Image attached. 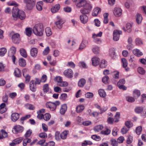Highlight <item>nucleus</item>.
<instances>
[{"mask_svg":"<svg viewBox=\"0 0 146 146\" xmlns=\"http://www.w3.org/2000/svg\"><path fill=\"white\" fill-rule=\"evenodd\" d=\"M12 16L13 19L15 20H17L19 17L21 20L25 19L26 17L25 12L22 10H19L17 8L15 9L13 8L12 11Z\"/></svg>","mask_w":146,"mask_h":146,"instance_id":"f257e3e1","label":"nucleus"},{"mask_svg":"<svg viewBox=\"0 0 146 146\" xmlns=\"http://www.w3.org/2000/svg\"><path fill=\"white\" fill-rule=\"evenodd\" d=\"M33 31L34 33L36 36H42L44 31L43 25L41 24L35 25L33 28Z\"/></svg>","mask_w":146,"mask_h":146,"instance_id":"f03ea898","label":"nucleus"},{"mask_svg":"<svg viewBox=\"0 0 146 146\" xmlns=\"http://www.w3.org/2000/svg\"><path fill=\"white\" fill-rule=\"evenodd\" d=\"M60 104V102L58 101H56L54 102H48L46 103V106L47 108H48L52 111H54L56 107Z\"/></svg>","mask_w":146,"mask_h":146,"instance_id":"7ed1b4c3","label":"nucleus"},{"mask_svg":"<svg viewBox=\"0 0 146 146\" xmlns=\"http://www.w3.org/2000/svg\"><path fill=\"white\" fill-rule=\"evenodd\" d=\"M23 1L27 9L29 10L33 9L36 3V0H23Z\"/></svg>","mask_w":146,"mask_h":146,"instance_id":"20e7f679","label":"nucleus"},{"mask_svg":"<svg viewBox=\"0 0 146 146\" xmlns=\"http://www.w3.org/2000/svg\"><path fill=\"white\" fill-rule=\"evenodd\" d=\"M92 6L91 5L89 4L86 5V8H84L80 10L81 13L83 14H87L89 13L92 9Z\"/></svg>","mask_w":146,"mask_h":146,"instance_id":"39448f33","label":"nucleus"},{"mask_svg":"<svg viewBox=\"0 0 146 146\" xmlns=\"http://www.w3.org/2000/svg\"><path fill=\"white\" fill-rule=\"evenodd\" d=\"M13 129L12 131L13 133L15 134L22 132L24 129L23 127L19 125L15 126Z\"/></svg>","mask_w":146,"mask_h":146,"instance_id":"423d86ee","label":"nucleus"},{"mask_svg":"<svg viewBox=\"0 0 146 146\" xmlns=\"http://www.w3.org/2000/svg\"><path fill=\"white\" fill-rule=\"evenodd\" d=\"M11 39L12 41L15 44L19 43L20 41L19 35L18 33L14 34L12 36Z\"/></svg>","mask_w":146,"mask_h":146,"instance_id":"0eeeda50","label":"nucleus"},{"mask_svg":"<svg viewBox=\"0 0 146 146\" xmlns=\"http://www.w3.org/2000/svg\"><path fill=\"white\" fill-rule=\"evenodd\" d=\"M125 83V81L124 79H120L117 83V86L120 89H122L123 90H125L127 87L124 85Z\"/></svg>","mask_w":146,"mask_h":146,"instance_id":"6e6552de","label":"nucleus"},{"mask_svg":"<svg viewBox=\"0 0 146 146\" xmlns=\"http://www.w3.org/2000/svg\"><path fill=\"white\" fill-rule=\"evenodd\" d=\"M63 74L66 77L68 78H71L73 77V72L71 69H68L64 71Z\"/></svg>","mask_w":146,"mask_h":146,"instance_id":"1a4fd4ad","label":"nucleus"},{"mask_svg":"<svg viewBox=\"0 0 146 146\" xmlns=\"http://www.w3.org/2000/svg\"><path fill=\"white\" fill-rule=\"evenodd\" d=\"M121 31L115 30L113 31V39L115 41L118 40L119 39L120 35L121 34Z\"/></svg>","mask_w":146,"mask_h":146,"instance_id":"9d476101","label":"nucleus"},{"mask_svg":"<svg viewBox=\"0 0 146 146\" xmlns=\"http://www.w3.org/2000/svg\"><path fill=\"white\" fill-rule=\"evenodd\" d=\"M88 44V41L86 40H83L79 46L78 50L82 51L87 46Z\"/></svg>","mask_w":146,"mask_h":146,"instance_id":"9b49d317","label":"nucleus"},{"mask_svg":"<svg viewBox=\"0 0 146 146\" xmlns=\"http://www.w3.org/2000/svg\"><path fill=\"white\" fill-rule=\"evenodd\" d=\"M122 10L119 7H115L113 11V13L116 17H119L122 14Z\"/></svg>","mask_w":146,"mask_h":146,"instance_id":"f8f14e48","label":"nucleus"},{"mask_svg":"<svg viewBox=\"0 0 146 146\" xmlns=\"http://www.w3.org/2000/svg\"><path fill=\"white\" fill-rule=\"evenodd\" d=\"M80 19L81 22L83 24H86L88 20V17L86 15H80Z\"/></svg>","mask_w":146,"mask_h":146,"instance_id":"ddd939ff","label":"nucleus"},{"mask_svg":"<svg viewBox=\"0 0 146 146\" xmlns=\"http://www.w3.org/2000/svg\"><path fill=\"white\" fill-rule=\"evenodd\" d=\"M57 18L59 20L56 22L55 24L58 28L60 29L62 27V24L64 23V22L61 19H60L59 16H57Z\"/></svg>","mask_w":146,"mask_h":146,"instance_id":"4468645a","label":"nucleus"},{"mask_svg":"<svg viewBox=\"0 0 146 146\" xmlns=\"http://www.w3.org/2000/svg\"><path fill=\"white\" fill-rule=\"evenodd\" d=\"M36 84H35V81L32 80L30 82L29 87L30 90L33 92H35L36 90Z\"/></svg>","mask_w":146,"mask_h":146,"instance_id":"2eb2a0df","label":"nucleus"},{"mask_svg":"<svg viewBox=\"0 0 146 146\" xmlns=\"http://www.w3.org/2000/svg\"><path fill=\"white\" fill-rule=\"evenodd\" d=\"M121 61L123 67L125 68L126 71H128L129 70V69L127 67L128 65V62L127 60L125 58H122L121 59Z\"/></svg>","mask_w":146,"mask_h":146,"instance_id":"dca6fc26","label":"nucleus"},{"mask_svg":"<svg viewBox=\"0 0 146 146\" xmlns=\"http://www.w3.org/2000/svg\"><path fill=\"white\" fill-rule=\"evenodd\" d=\"M92 64L94 66H96L99 65L100 63V60L98 58L96 57H94L92 58Z\"/></svg>","mask_w":146,"mask_h":146,"instance_id":"f3484780","label":"nucleus"},{"mask_svg":"<svg viewBox=\"0 0 146 146\" xmlns=\"http://www.w3.org/2000/svg\"><path fill=\"white\" fill-rule=\"evenodd\" d=\"M60 8V5L58 4L55 5L51 9V11L52 13H55L58 12Z\"/></svg>","mask_w":146,"mask_h":146,"instance_id":"a211bd4d","label":"nucleus"},{"mask_svg":"<svg viewBox=\"0 0 146 146\" xmlns=\"http://www.w3.org/2000/svg\"><path fill=\"white\" fill-rule=\"evenodd\" d=\"M38 52V49L36 48H33L31 50L30 54L33 57H35L36 56Z\"/></svg>","mask_w":146,"mask_h":146,"instance_id":"6ab92c4d","label":"nucleus"},{"mask_svg":"<svg viewBox=\"0 0 146 146\" xmlns=\"http://www.w3.org/2000/svg\"><path fill=\"white\" fill-rule=\"evenodd\" d=\"M109 54L111 58H115L116 56L115 50L114 48H110L109 50Z\"/></svg>","mask_w":146,"mask_h":146,"instance_id":"aec40b11","label":"nucleus"},{"mask_svg":"<svg viewBox=\"0 0 146 146\" xmlns=\"http://www.w3.org/2000/svg\"><path fill=\"white\" fill-rule=\"evenodd\" d=\"M123 29L124 31L127 32L128 33L130 32L132 30V25L129 23H127L126 25V28L124 27L123 28Z\"/></svg>","mask_w":146,"mask_h":146,"instance_id":"412c9836","label":"nucleus"},{"mask_svg":"<svg viewBox=\"0 0 146 146\" xmlns=\"http://www.w3.org/2000/svg\"><path fill=\"white\" fill-rule=\"evenodd\" d=\"M101 11V9L98 7H96L93 11L92 15L93 16H96Z\"/></svg>","mask_w":146,"mask_h":146,"instance_id":"4be33fe9","label":"nucleus"},{"mask_svg":"<svg viewBox=\"0 0 146 146\" xmlns=\"http://www.w3.org/2000/svg\"><path fill=\"white\" fill-rule=\"evenodd\" d=\"M23 139L22 137H19L13 140L12 142L9 144H13L14 145L18 144L20 143Z\"/></svg>","mask_w":146,"mask_h":146,"instance_id":"5701e85b","label":"nucleus"},{"mask_svg":"<svg viewBox=\"0 0 146 146\" xmlns=\"http://www.w3.org/2000/svg\"><path fill=\"white\" fill-rule=\"evenodd\" d=\"M5 103H3L0 105V113H3L5 112L7 110V108L6 107Z\"/></svg>","mask_w":146,"mask_h":146,"instance_id":"b1692460","label":"nucleus"},{"mask_svg":"<svg viewBox=\"0 0 146 146\" xmlns=\"http://www.w3.org/2000/svg\"><path fill=\"white\" fill-rule=\"evenodd\" d=\"M86 0H78V1L76 3V6L78 7L83 6L86 3Z\"/></svg>","mask_w":146,"mask_h":146,"instance_id":"393cba45","label":"nucleus"},{"mask_svg":"<svg viewBox=\"0 0 146 146\" xmlns=\"http://www.w3.org/2000/svg\"><path fill=\"white\" fill-rule=\"evenodd\" d=\"M19 115L17 113H13L11 115V119L13 122H15L19 118Z\"/></svg>","mask_w":146,"mask_h":146,"instance_id":"a878e982","label":"nucleus"},{"mask_svg":"<svg viewBox=\"0 0 146 146\" xmlns=\"http://www.w3.org/2000/svg\"><path fill=\"white\" fill-rule=\"evenodd\" d=\"M133 53L135 56L138 57L140 56L143 54L142 52L140 51L137 48L133 50Z\"/></svg>","mask_w":146,"mask_h":146,"instance_id":"bb28decb","label":"nucleus"},{"mask_svg":"<svg viewBox=\"0 0 146 146\" xmlns=\"http://www.w3.org/2000/svg\"><path fill=\"white\" fill-rule=\"evenodd\" d=\"M85 109V107L82 105H79L76 108V110L78 113L81 112Z\"/></svg>","mask_w":146,"mask_h":146,"instance_id":"cd10ccee","label":"nucleus"},{"mask_svg":"<svg viewBox=\"0 0 146 146\" xmlns=\"http://www.w3.org/2000/svg\"><path fill=\"white\" fill-rule=\"evenodd\" d=\"M67 110V106L66 104H63L61 107L60 113L61 114H64Z\"/></svg>","mask_w":146,"mask_h":146,"instance_id":"c85d7f7f","label":"nucleus"},{"mask_svg":"<svg viewBox=\"0 0 146 146\" xmlns=\"http://www.w3.org/2000/svg\"><path fill=\"white\" fill-rule=\"evenodd\" d=\"M43 3L42 1H40L38 2L36 4V7L37 9L39 11H41L42 9Z\"/></svg>","mask_w":146,"mask_h":146,"instance_id":"c756f323","label":"nucleus"},{"mask_svg":"<svg viewBox=\"0 0 146 146\" xmlns=\"http://www.w3.org/2000/svg\"><path fill=\"white\" fill-rule=\"evenodd\" d=\"M7 136V133L5 130H2L0 132V139L5 138Z\"/></svg>","mask_w":146,"mask_h":146,"instance_id":"7c9ffc66","label":"nucleus"},{"mask_svg":"<svg viewBox=\"0 0 146 146\" xmlns=\"http://www.w3.org/2000/svg\"><path fill=\"white\" fill-rule=\"evenodd\" d=\"M16 51V48L15 47L13 46L11 47L9 51V55L11 56L14 55L15 54Z\"/></svg>","mask_w":146,"mask_h":146,"instance_id":"2f4dec72","label":"nucleus"},{"mask_svg":"<svg viewBox=\"0 0 146 146\" xmlns=\"http://www.w3.org/2000/svg\"><path fill=\"white\" fill-rule=\"evenodd\" d=\"M142 17L141 14L137 13L136 16V21L138 24L141 23L142 20Z\"/></svg>","mask_w":146,"mask_h":146,"instance_id":"473e14b6","label":"nucleus"},{"mask_svg":"<svg viewBox=\"0 0 146 146\" xmlns=\"http://www.w3.org/2000/svg\"><path fill=\"white\" fill-rule=\"evenodd\" d=\"M32 30L31 28H27L25 29V33L28 36H30L32 34Z\"/></svg>","mask_w":146,"mask_h":146,"instance_id":"72a5a7b5","label":"nucleus"},{"mask_svg":"<svg viewBox=\"0 0 146 146\" xmlns=\"http://www.w3.org/2000/svg\"><path fill=\"white\" fill-rule=\"evenodd\" d=\"M93 52L95 54H98L100 53V48L98 46H94L92 49Z\"/></svg>","mask_w":146,"mask_h":146,"instance_id":"f704fd0d","label":"nucleus"},{"mask_svg":"<svg viewBox=\"0 0 146 146\" xmlns=\"http://www.w3.org/2000/svg\"><path fill=\"white\" fill-rule=\"evenodd\" d=\"M69 131L68 130H65L60 134V137L61 139H65L67 137V135L68 134Z\"/></svg>","mask_w":146,"mask_h":146,"instance_id":"c9c22d12","label":"nucleus"},{"mask_svg":"<svg viewBox=\"0 0 146 146\" xmlns=\"http://www.w3.org/2000/svg\"><path fill=\"white\" fill-rule=\"evenodd\" d=\"M138 73L141 75H143L146 72V71L144 68L141 67H139L137 68Z\"/></svg>","mask_w":146,"mask_h":146,"instance_id":"e433bc0d","label":"nucleus"},{"mask_svg":"<svg viewBox=\"0 0 146 146\" xmlns=\"http://www.w3.org/2000/svg\"><path fill=\"white\" fill-rule=\"evenodd\" d=\"M98 94L102 98H105L106 96V92L102 89H100L98 90Z\"/></svg>","mask_w":146,"mask_h":146,"instance_id":"4c0bfd02","label":"nucleus"},{"mask_svg":"<svg viewBox=\"0 0 146 146\" xmlns=\"http://www.w3.org/2000/svg\"><path fill=\"white\" fill-rule=\"evenodd\" d=\"M20 53L22 56L26 58L27 57V52L25 49L23 48H21L20 49Z\"/></svg>","mask_w":146,"mask_h":146,"instance_id":"58836bf2","label":"nucleus"},{"mask_svg":"<svg viewBox=\"0 0 146 146\" xmlns=\"http://www.w3.org/2000/svg\"><path fill=\"white\" fill-rule=\"evenodd\" d=\"M19 64L21 66H25L26 65L25 60L23 58H20L19 60Z\"/></svg>","mask_w":146,"mask_h":146,"instance_id":"ea45409f","label":"nucleus"},{"mask_svg":"<svg viewBox=\"0 0 146 146\" xmlns=\"http://www.w3.org/2000/svg\"><path fill=\"white\" fill-rule=\"evenodd\" d=\"M43 90L44 92L47 93L50 92V89L49 88L48 84H45L43 86Z\"/></svg>","mask_w":146,"mask_h":146,"instance_id":"a19ab883","label":"nucleus"},{"mask_svg":"<svg viewBox=\"0 0 146 146\" xmlns=\"http://www.w3.org/2000/svg\"><path fill=\"white\" fill-rule=\"evenodd\" d=\"M140 94L141 93L139 90H135L133 92V96L135 98H138L140 96Z\"/></svg>","mask_w":146,"mask_h":146,"instance_id":"79ce46f5","label":"nucleus"},{"mask_svg":"<svg viewBox=\"0 0 146 146\" xmlns=\"http://www.w3.org/2000/svg\"><path fill=\"white\" fill-rule=\"evenodd\" d=\"M86 83V81L85 79H81L78 82V86L80 87H82Z\"/></svg>","mask_w":146,"mask_h":146,"instance_id":"37998d69","label":"nucleus"},{"mask_svg":"<svg viewBox=\"0 0 146 146\" xmlns=\"http://www.w3.org/2000/svg\"><path fill=\"white\" fill-rule=\"evenodd\" d=\"M14 74L17 77H20L21 75V70L17 68L15 69Z\"/></svg>","mask_w":146,"mask_h":146,"instance_id":"c03bdc74","label":"nucleus"},{"mask_svg":"<svg viewBox=\"0 0 146 146\" xmlns=\"http://www.w3.org/2000/svg\"><path fill=\"white\" fill-rule=\"evenodd\" d=\"M7 4L9 6H13L14 7H17L18 6V4L17 3L14 1H10L7 2ZM13 8L15 9L16 7H14Z\"/></svg>","mask_w":146,"mask_h":146,"instance_id":"a18cd8bd","label":"nucleus"},{"mask_svg":"<svg viewBox=\"0 0 146 146\" xmlns=\"http://www.w3.org/2000/svg\"><path fill=\"white\" fill-rule=\"evenodd\" d=\"M46 140L44 139L41 140L39 141L37 144L40 146H48V143L45 142Z\"/></svg>","mask_w":146,"mask_h":146,"instance_id":"49530a36","label":"nucleus"},{"mask_svg":"<svg viewBox=\"0 0 146 146\" xmlns=\"http://www.w3.org/2000/svg\"><path fill=\"white\" fill-rule=\"evenodd\" d=\"M62 80V78L60 76H56L54 79V81L56 82L58 85H59Z\"/></svg>","mask_w":146,"mask_h":146,"instance_id":"de8ad7c7","label":"nucleus"},{"mask_svg":"<svg viewBox=\"0 0 146 146\" xmlns=\"http://www.w3.org/2000/svg\"><path fill=\"white\" fill-rule=\"evenodd\" d=\"M50 51L49 47L48 46L46 47L42 52V54L43 55L46 56L48 54Z\"/></svg>","mask_w":146,"mask_h":146,"instance_id":"09e8293b","label":"nucleus"},{"mask_svg":"<svg viewBox=\"0 0 146 146\" xmlns=\"http://www.w3.org/2000/svg\"><path fill=\"white\" fill-rule=\"evenodd\" d=\"M135 112L137 113H140L143 110V108L142 107H137L135 110Z\"/></svg>","mask_w":146,"mask_h":146,"instance_id":"8fccbe9b","label":"nucleus"},{"mask_svg":"<svg viewBox=\"0 0 146 146\" xmlns=\"http://www.w3.org/2000/svg\"><path fill=\"white\" fill-rule=\"evenodd\" d=\"M104 127L101 125H99L96 126L94 128V130L95 131L98 132L103 129Z\"/></svg>","mask_w":146,"mask_h":146,"instance_id":"3c124183","label":"nucleus"},{"mask_svg":"<svg viewBox=\"0 0 146 146\" xmlns=\"http://www.w3.org/2000/svg\"><path fill=\"white\" fill-rule=\"evenodd\" d=\"M92 144V142L90 141L85 140L82 143V146H87V145H90Z\"/></svg>","mask_w":146,"mask_h":146,"instance_id":"603ef678","label":"nucleus"},{"mask_svg":"<svg viewBox=\"0 0 146 146\" xmlns=\"http://www.w3.org/2000/svg\"><path fill=\"white\" fill-rule=\"evenodd\" d=\"M45 31L47 36H50L52 34V33L50 28H46L45 29Z\"/></svg>","mask_w":146,"mask_h":146,"instance_id":"864d4df0","label":"nucleus"},{"mask_svg":"<svg viewBox=\"0 0 146 146\" xmlns=\"http://www.w3.org/2000/svg\"><path fill=\"white\" fill-rule=\"evenodd\" d=\"M51 117V115L49 113H46L43 116V119L46 121L49 120Z\"/></svg>","mask_w":146,"mask_h":146,"instance_id":"5fc2aeb1","label":"nucleus"},{"mask_svg":"<svg viewBox=\"0 0 146 146\" xmlns=\"http://www.w3.org/2000/svg\"><path fill=\"white\" fill-rule=\"evenodd\" d=\"M55 139L57 141H59L61 139L60 134L59 131H56L55 133Z\"/></svg>","mask_w":146,"mask_h":146,"instance_id":"6e6d98bb","label":"nucleus"},{"mask_svg":"<svg viewBox=\"0 0 146 146\" xmlns=\"http://www.w3.org/2000/svg\"><path fill=\"white\" fill-rule=\"evenodd\" d=\"M7 50L6 48H1L0 51V56H4Z\"/></svg>","mask_w":146,"mask_h":146,"instance_id":"4d7b16f0","label":"nucleus"},{"mask_svg":"<svg viewBox=\"0 0 146 146\" xmlns=\"http://www.w3.org/2000/svg\"><path fill=\"white\" fill-rule=\"evenodd\" d=\"M24 70L23 71V75L25 78V82L26 83H28L30 80V76L28 74L25 75L24 73Z\"/></svg>","mask_w":146,"mask_h":146,"instance_id":"13d9d810","label":"nucleus"},{"mask_svg":"<svg viewBox=\"0 0 146 146\" xmlns=\"http://www.w3.org/2000/svg\"><path fill=\"white\" fill-rule=\"evenodd\" d=\"M108 109V107L107 106L104 107L102 108L100 107L99 110L100 111V113L102 114L106 112Z\"/></svg>","mask_w":146,"mask_h":146,"instance_id":"bf43d9fd","label":"nucleus"},{"mask_svg":"<svg viewBox=\"0 0 146 146\" xmlns=\"http://www.w3.org/2000/svg\"><path fill=\"white\" fill-rule=\"evenodd\" d=\"M142 130V127L141 126H139L137 127L136 129V132L138 135H139L141 134Z\"/></svg>","mask_w":146,"mask_h":146,"instance_id":"052dcab7","label":"nucleus"},{"mask_svg":"<svg viewBox=\"0 0 146 146\" xmlns=\"http://www.w3.org/2000/svg\"><path fill=\"white\" fill-rule=\"evenodd\" d=\"M79 66L80 67H82L84 68H87V66L86 63L83 61H81L79 63Z\"/></svg>","mask_w":146,"mask_h":146,"instance_id":"680f3d73","label":"nucleus"},{"mask_svg":"<svg viewBox=\"0 0 146 146\" xmlns=\"http://www.w3.org/2000/svg\"><path fill=\"white\" fill-rule=\"evenodd\" d=\"M93 94L91 92H87L85 94V97L88 98H91L93 97Z\"/></svg>","mask_w":146,"mask_h":146,"instance_id":"e2e57ef3","label":"nucleus"},{"mask_svg":"<svg viewBox=\"0 0 146 146\" xmlns=\"http://www.w3.org/2000/svg\"><path fill=\"white\" fill-rule=\"evenodd\" d=\"M106 61L103 60H102L100 63V67L101 68H104L106 67Z\"/></svg>","mask_w":146,"mask_h":146,"instance_id":"0e129e2a","label":"nucleus"},{"mask_svg":"<svg viewBox=\"0 0 146 146\" xmlns=\"http://www.w3.org/2000/svg\"><path fill=\"white\" fill-rule=\"evenodd\" d=\"M91 138L93 139L98 141H99L101 139V138L100 136L96 135H92L91 136Z\"/></svg>","mask_w":146,"mask_h":146,"instance_id":"69168bd1","label":"nucleus"},{"mask_svg":"<svg viewBox=\"0 0 146 146\" xmlns=\"http://www.w3.org/2000/svg\"><path fill=\"white\" fill-rule=\"evenodd\" d=\"M68 85V83L66 81H63L62 80L58 86L61 87H66Z\"/></svg>","mask_w":146,"mask_h":146,"instance_id":"338daca9","label":"nucleus"},{"mask_svg":"<svg viewBox=\"0 0 146 146\" xmlns=\"http://www.w3.org/2000/svg\"><path fill=\"white\" fill-rule=\"evenodd\" d=\"M127 100L129 102H133L135 101L134 98L131 96H127L126 98Z\"/></svg>","mask_w":146,"mask_h":146,"instance_id":"774afa93","label":"nucleus"}]
</instances>
